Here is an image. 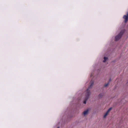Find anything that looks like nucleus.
<instances>
[{
	"mask_svg": "<svg viewBox=\"0 0 128 128\" xmlns=\"http://www.w3.org/2000/svg\"><path fill=\"white\" fill-rule=\"evenodd\" d=\"M90 86L88 88L86 91V96L85 100L84 102V104H86V101L89 98V95L90 94V92L89 89L91 88L92 87L94 84V82L93 81L91 80L90 82Z\"/></svg>",
	"mask_w": 128,
	"mask_h": 128,
	"instance_id": "obj_1",
	"label": "nucleus"
},
{
	"mask_svg": "<svg viewBox=\"0 0 128 128\" xmlns=\"http://www.w3.org/2000/svg\"><path fill=\"white\" fill-rule=\"evenodd\" d=\"M124 33V31H121L119 34L115 37V40L116 41L118 40L121 38Z\"/></svg>",
	"mask_w": 128,
	"mask_h": 128,
	"instance_id": "obj_2",
	"label": "nucleus"
},
{
	"mask_svg": "<svg viewBox=\"0 0 128 128\" xmlns=\"http://www.w3.org/2000/svg\"><path fill=\"white\" fill-rule=\"evenodd\" d=\"M123 18L124 19L125 23H126L128 20V12H127L126 15H124Z\"/></svg>",
	"mask_w": 128,
	"mask_h": 128,
	"instance_id": "obj_3",
	"label": "nucleus"
},
{
	"mask_svg": "<svg viewBox=\"0 0 128 128\" xmlns=\"http://www.w3.org/2000/svg\"><path fill=\"white\" fill-rule=\"evenodd\" d=\"M112 109V108H110L108 109V110L106 112L105 114H104V118H105L106 117V116L108 115V113H109L110 112L111 110Z\"/></svg>",
	"mask_w": 128,
	"mask_h": 128,
	"instance_id": "obj_4",
	"label": "nucleus"
},
{
	"mask_svg": "<svg viewBox=\"0 0 128 128\" xmlns=\"http://www.w3.org/2000/svg\"><path fill=\"white\" fill-rule=\"evenodd\" d=\"M88 112V109L86 110V111H85L83 112V114L84 116L87 114Z\"/></svg>",
	"mask_w": 128,
	"mask_h": 128,
	"instance_id": "obj_5",
	"label": "nucleus"
},
{
	"mask_svg": "<svg viewBox=\"0 0 128 128\" xmlns=\"http://www.w3.org/2000/svg\"><path fill=\"white\" fill-rule=\"evenodd\" d=\"M108 58L107 57H104V60H103V62H105L106 60L108 59Z\"/></svg>",
	"mask_w": 128,
	"mask_h": 128,
	"instance_id": "obj_6",
	"label": "nucleus"
},
{
	"mask_svg": "<svg viewBox=\"0 0 128 128\" xmlns=\"http://www.w3.org/2000/svg\"><path fill=\"white\" fill-rule=\"evenodd\" d=\"M103 96V94H100L98 96H99V98H101L102 96Z\"/></svg>",
	"mask_w": 128,
	"mask_h": 128,
	"instance_id": "obj_7",
	"label": "nucleus"
},
{
	"mask_svg": "<svg viewBox=\"0 0 128 128\" xmlns=\"http://www.w3.org/2000/svg\"><path fill=\"white\" fill-rule=\"evenodd\" d=\"M109 83H108L107 84H105L104 85V86L105 87H106L108 85V84H109Z\"/></svg>",
	"mask_w": 128,
	"mask_h": 128,
	"instance_id": "obj_8",
	"label": "nucleus"
},
{
	"mask_svg": "<svg viewBox=\"0 0 128 128\" xmlns=\"http://www.w3.org/2000/svg\"><path fill=\"white\" fill-rule=\"evenodd\" d=\"M110 81H111V79H110Z\"/></svg>",
	"mask_w": 128,
	"mask_h": 128,
	"instance_id": "obj_9",
	"label": "nucleus"
},
{
	"mask_svg": "<svg viewBox=\"0 0 128 128\" xmlns=\"http://www.w3.org/2000/svg\"><path fill=\"white\" fill-rule=\"evenodd\" d=\"M57 128H60V127H58Z\"/></svg>",
	"mask_w": 128,
	"mask_h": 128,
	"instance_id": "obj_10",
	"label": "nucleus"
}]
</instances>
